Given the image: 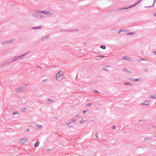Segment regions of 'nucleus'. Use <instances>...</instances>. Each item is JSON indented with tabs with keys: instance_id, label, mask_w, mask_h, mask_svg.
<instances>
[{
	"instance_id": "48",
	"label": "nucleus",
	"mask_w": 156,
	"mask_h": 156,
	"mask_svg": "<svg viewBox=\"0 0 156 156\" xmlns=\"http://www.w3.org/2000/svg\"><path fill=\"white\" fill-rule=\"evenodd\" d=\"M153 53L155 55H156V51H153Z\"/></svg>"
},
{
	"instance_id": "16",
	"label": "nucleus",
	"mask_w": 156,
	"mask_h": 156,
	"mask_svg": "<svg viewBox=\"0 0 156 156\" xmlns=\"http://www.w3.org/2000/svg\"><path fill=\"white\" fill-rule=\"evenodd\" d=\"M128 8L127 7L126 8H119L117 9V10H116V11H119L120 10H122L124 9H127Z\"/></svg>"
},
{
	"instance_id": "24",
	"label": "nucleus",
	"mask_w": 156,
	"mask_h": 156,
	"mask_svg": "<svg viewBox=\"0 0 156 156\" xmlns=\"http://www.w3.org/2000/svg\"><path fill=\"white\" fill-rule=\"evenodd\" d=\"M78 30L77 29L73 30H68L67 31L68 32H76Z\"/></svg>"
},
{
	"instance_id": "12",
	"label": "nucleus",
	"mask_w": 156,
	"mask_h": 156,
	"mask_svg": "<svg viewBox=\"0 0 156 156\" xmlns=\"http://www.w3.org/2000/svg\"><path fill=\"white\" fill-rule=\"evenodd\" d=\"M151 98L152 99L156 98V94L149 95L148 96V98Z\"/></svg>"
},
{
	"instance_id": "25",
	"label": "nucleus",
	"mask_w": 156,
	"mask_h": 156,
	"mask_svg": "<svg viewBox=\"0 0 156 156\" xmlns=\"http://www.w3.org/2000/svg\"><path fill=\"white\" fill-rule=\"evenodd\" d=\"M11 62V61H9V62H5L3 64H2V66H3V65H5L7 64H8L10 62Z\"/></svg>"
},
{
	"instance_id": "37",
	"label": "nucleus",
	"mask_w": 156,
	"mask_h": 156,
	"mask_svg": "<svg viewBox=\"0 0 156 156\" xmlns=\"http://www.w3.org/2000/svg\"><path fill=\"white\" fill-rule=\"evenodd\" d=\"M95 136L96 138L98 139V135L97 133H96L95 134Z\"/></svg>"
},
{
	"instance_id": "13",
	"label": "nucleus",
	"mask_w": 156,
	"mask_h": 156,
	"mask_svg": "<svg viewBox=\"0 0 156 156\" xmlns=\"http://www.w3.org/2000/svg\"><path fill=\"white\" fill-rule=\"evenodd\" d=\"M110 68L109 66H106L105 67V68H103L102 69L104 70L108 71L109 70V68Z\"/></svg>"
},
{
	"instance_id": "36",
	"label": "nucleus",
	"mask_w": 156,
	"mask_h": 156,
	"mask_svg": "<svg viewBox=\"0 0 156 156\" xmlns=\"http://www.w3.org/2000/svg\"><path fill=\"white\" fill-rule=\"evenodd\" d=\"M96 57H99V58H102V57H104L105 56L104 55H99V56H97Z\"/></svg>"
},
{
	"instance_id": "28",
	"label": "nucleus",
	"mask_w": 156,
	"mask_h": 156,
	"mask_svg": "<svg viewBox=\"0 0 156 156\" xmlns=\"http://www.w3.org/2000/svg\"><path fill=\"white\" fill-rule=\"evenodd\" d=\"M156 1V0H154V2L153 3V5H151V7H154V6L155 5V3Z\"/></svg>"
},
{
	"instance_id": "4",
	"label": "nucleus",
	"mask_w": 156,
	"mask_h": 156,
	"mask_svg": "<svg viewBox=\"0 0 156 156\" xmlns=\"http://www.w3.org/2000/svg\"><path fill=\"white\" fill-rule=\"evenodd\" d=\"M50 36L47 35L41 37V41H44L48 40L50 38Z\"/></svg>"
},
{
	"instance_id": "31",
	"label": "nucleus",
	"mask_w": 156,
	"mask_h": 156,
	"mask_svg": "<svg viewBox=\"0 0 156 156\" xmlns=\"http://www.w3.org/2000/svg\"><path fill=\"white\" fill-rule=\"evenodd\" d=\"M30 53V51H28L23 54H22V55H23V57L25 56L26 55Z\"/></svg>"
},
{
	"instance_id": "29",
	"label": "nucleus",
	"mask_w": 156,
	"mask_h": 156,
	"mask_svg": "<svg viewBox=\"0 0 156 156\" xmlns=\"http://www.w3.org/2000/svg\"><path fill=\"white\" fill-rule=\"evenodd\" d=\"M136 5L135 4H134L133 5H132V6H129V7H127L128 9H129V8H131L133 7H134V6H135Z\"/></svg>"
},
{
	"instance_id": "38",
	"label": "nucleus",
	"mask_w": 156,
	"mask_h": 156,
	"mask_svg": "<svg viewBox=\"0 0 156 156\" xmlns=\"http://www.w3.org/2000/svg\"><path fill=\"white\" fill-rule=\"evenodd\" d=\"M18 112L16 111V112H13L12 113V114L13 115H15V114H18Z\"/></svg>"
},
{
	"instance_id": "32",
	"label": "nucleus",
	"mask_w": 156,
	"mask_h": 156,
	"mask_svg": "<svg viewBox=\"0 0 156 156\" xmlns=\"http://www.w3.org/2000/svg\"><path fill=\"white\" fill-rule=\"evenodd\" d=\"M91 105V104L90 103H87L86 105V107H90Z\"/></svg>"
},
{
	"instance_id": "42",
	"label": "nucleus",
	"mask_w": 156,
	"mask_h": 156,
	"mask_svg": "<svg viewBox=\"0 0 156 156\" xmlns=\"http://www.w3.org/2000/svg\"><path fill=\"white\" fill-rule=\"evenodd\" d=\"M116 128V126H112V128L113 129H115V128Z\"/></svg>"
},
{
	"instance_id": "3",
	"label": "nucleus",
	"mask_w": 156,
	"mask_h": 156,
	"mask_svg": "<svg viewBox=\"0 0 156 156\" xmlns=\"http://www.w3.org/2000/svg\"><path fill=\"white\" fill-rule=\"evenodd\" d=\"M63 74L62 71H59L56 75L55 79L58 81L62 80L63 77Z\"/></svg>"
},
{
	"instance_id": "19",
	"label": "nucleus",
	"mask_w": 156,
	"mask_h": 156,
	"mask_svg": "<svg viewBox=\"0 0 156 156\" xmlns=\"http://www.w3.org/2000/svg\"><path fill=\"white\" fill-rule=\"evenodd\" d=\"M54 102V100H53L52 99H50L48 100V101L47 102V103H49L51 102L53 103V102Z\"/></svg>"
},
{
	"instance_id": "5",
	"label": "nucleus",
	"mask_w": 156,
	"mask_h": 156,
	"mask_svg": "<svg viewBox=\"0 0 156 156\" xmlns=\"http://www.w3.org/2000/svg\"><path fill=\"white\" fill-rule=\"evenodd\" d=\"M23 55H21L15 57L11 61V62H14L17 61L19 59L23 57Z\"/></svg>"
},
{
	"instance_id": "11",
	"label": "nucleus",
	"mask_w": 156,
	"mask_h": 156,
	"mask_svg": "<svg viewBox=\"0 0 156 156\" xmlns=\"http://www.w3.org/2000/svg\"><path fill=\"white\" fill-rule=\"evenodd\" d=\"M35 127L36 129H41L42 128V126L37 124H35Z\"/></svg>"
},
{
	"instance_id": "27",
	"label": "nucleus",
	"mask_w": 156,
	"mask_h": 156,
	"mask_svg": "<svg viewBox=\"0 0 156 156\" xmlns=\"http://www.w3.org/2000/svg\"><path fill=\"white\" fill-rule=\"evenodd\" d=\"M143 70L145 72H147L148 71V70L146 68H144L143 69Z\"/></svg>"
},
{
	"instance_id": "20",
	"label": "nucleus",
	"mask_w": 156,
	"mask_h": 156,
	"mask_svg": "<svg viewBox=\"0 0 156 156\" xmlns=\"http://www.w3.org/2000/svg\"><path fill=\"white\" fill-rule=\"evenodd\" d=\"M123 71H124L126 72L129 73H132L131 71H129L126 68H124L123 69Z\"/></svg>"
},
{
	"instance_id": "30",
	"label": "nucleus",
	"mask_w": 156,
	"mask_h": 156,
	"mask_svg": "<svg viewBox=\"0 0 156 156\" xmlns=\"http://www.w3.org/2000/svg\"><path fill=\"white\" fill-rule=\"evenodd\" d=\"M100 48L103 49H105L106 48V47L104 45L101 46Z\"/></svg>"
},
{
	"instance_id": "6",
	"label": "nucleus",
	"mask_w": 156,
	"mask_h": 156,
	"mask_svg": "<svg viewBox=\"0 0 156 156\" xmlns=\"http://www.w3.org/2000/svg\"><path fill=\"white\" fill-rule=\"evenodd\" d=\"M150 104V102L149 100H146L143 102V103H141L140 105H143L144 106H149Z\"/></svg>"
},
{
	"instance_id": "55",
	"label": "nucleus",
	"mask_w": 156,
	"mask_h": 156,
	"mask_svg": "<svg viewBox=\"0 0 156 156\" xmlns=\"http://www.w3.org/2000/svg\"><path fill=\"white\" fill-rule=\"evenodd\" d=\"M138 4V3L137 2L136 3H135V4L136 5H137Z\"/></svg>"
},
{
	"instance_id": "15",
	"label": "nucleus",
	"mask_w": 156,
	"mask_h": 156,
	"mask_svg": "<svg viewBox=\"0 0 156 156\" xmlns=\"http://www.w3.org/2000/svg\"><path fill=\"white\" fill-rule=\"evenodd\" d=\"M40 144V142L39 140H37L36 142V143L34 145L35 147H37Z\"/></svg>"
},
{
	"instance_id": "39",
	"label": "nucleus",
	"mask_w": 156,
	"mask_h": 156,
	"mask_svg": "<svg viewBox=\"0 0 156 156\" xmlns=\"http://www.w3.org/2000/svg\"><path fill=\"white\" fill-rule=\"evenodd\" d=\"M71 120H72V121L73 122H75L76 120V119H71Z\"/></svg>"
},
{
	"instance_id": "43",
	"label": "nucleus",
	"mask_w": 156,
	"mask_h": 156,
	"mask_svg": "<svg viewBox=\"0 0 156 156\" xmlns=\"http://www.w3.org/2000/svg\"><path fill=\"white\" fill-rule=\"evenodd\" d=\"M121 31H122V30H119L118 31V33L120 34L121 33Z\"/></svg>"
},
{
	"instance_id": "21",
	"label": "nucleus",
	"mask_w": 156,
	"mask_h": 156,
	"mask_svg": "<svg viewBox=\"0 0 156 156\" xmlns=\"http://www.w3.org/2000/svg\"><path fill=\"white\" fill-rule=\"evenodd\" d=\"M145 60H146V59H145L143 58H141L140 59H137V61L138 62H140V61H145Z\"/></svg>"
},
{
	"instance_id": "45",
	"label": "nucleus",
	"mask_w": 156,
	"mask_h": 156,
	"mask_svg": "<svg viewBox=\"0 0 156 156\" xmlns=\"http://www.w3.org/2000/svg\"><path fill=\"white\" fill-rule=\"evenodd\" d=\"M47 81V79H44L42 80V81L43 82H45Z\"/></svg>"
},
{
	"instance_id": "54",
	"label": "nucleus",
	"mask_w": 156,
	"mask_h": 156,
	"mask_svg": "<svg viewBox=\"0 0 156 156\" xmlns=\"http://www.w3.org/2000/svg\"><path fill=\"white\" fill-rule=\"evenodd\" d=\"M80 116L78 115H76V117H77V118H79V117H80Z\"/></svg>"
},
{
	"instance_id": "17",
	"label": "nucleus",
	"mask_w": 156,
	"mask_h": 156,
	"mask_svg": "<svg viewBox=\"0 0 156 156\" xmlns=\"http://www.w3.org/2000/svg\"><path fill=\"white\" fill-rule=\"evenodd\" d=\"M42 28V26H40L38 27H33L31 28L32 29H41Z\"/></svg>"
},
{
	"instance_id": "46",
	"label": "nucleus",
	"mask_w": 156,
	"mask_h": 156,
	"mask_svg": "<svg viewBox=\"0 0 156 156\" xmlns=\"http://www.w3.org/2000/svg\"><path fill=\"white\" fill-rule=\"evenodd\" d=\"M146 128L147 129H149L150 128V126H147Z\"/></svg>"
},
{
	"instance_id": "53",
	"label": "nucleus",
	"mask_w": 156,
	"mask_h": 156,
	"mask_svg": "<svg viewBox=\"0 0 156 156\" xmlns=\"http://www.w3.org/2000/svg\"><path fill=\"white\" fill-rule=\"evenodd\" d=\"M153 16H156V13H154V14H153Z\"/></svg>"
},
{
	"instance_id": "35",
	"label": "nucleus",
	"mask_w": 156,
	"mask_h": 156,
	"mask_svg": "<svg viewBox=\"0 0 156 156\" xmlns=\"http://www.w3.org/2000/svg\"><path fill=\"white\" fill-rule=\"evenodd\" d=\"M93 91L94 92V93H99V92L97 90H93Z\"/></svg>"
},
{
	"instance_id": "7",
	"label": "nucleus",
	"mask_w": 156,
	"mask_h": 156,
	"mask_svg": "<svg viewBox=\"0 0 156 156\" xmlns=\"http://www.w3.org/2000/svg\"><path fill=\"white\" fill-rule=\"evenodd\" d=\"M19 141L21 143V144H24L25 143H28V140L27 139H22Z\"/></svg>"
},
{
	"instance_id": "9",
	"label": "nucleus",
	"mask_w": 156,
	"mask_h": 156,
	"mask_svg": "<svg viewBox=\"0 0 156 156\" xmlns=\"http://www.w3.org/2000/svg\"><path fill=\"white\" fill-rule=\"evenodd\" d=\"M129 80L131 81L134 82H138L139 81V79L138 78H129Z\"/></svg>"
},
{
	"instance_id": "49",
	"label": "nucleus",
	"mask_w": 156,
	"mask_h": 156,
	"mask_svg": "<svg viewBox=\"0 0 156 156\" xmlns=\"http://www.w3.org/2000/svg\"><path fill=\"white\" fill-rule=\"evenodd\" d=\"M69 122H70V123H72L73 122L71 120H70L69 121Z\"/></svg>"
},
{
	"instance_id": "41",
	"label": "nucleus",
	"mask_w": 156,
	"mask_h": 156,
	"mask_svg": "<svg viewBox=\"0 0 156 156\" xmlns=\"http://www.w3.org/2000/svg\"><path fill=\"white\" fill-rule=\"evenodd\" d=\"M150 6H144V8H151V7H150Z\"/></svg>"
},
{
	"instance_id": "23",
	"label": "nucleus",
	"mask_w": 156,
	"mask_h": 156,
	"mask_svg": "<svg viewBox=\"0 0 156 156\" xmlns=\"http://www.w3.org/2000/svg\"><path fill=\"white\" fill-rule=\"evenodd\" d=\"M127 86H131L132 85V84L131 83H130L128 82H125L124 83Z\"/></svg>"
},
{
	"instance_id": "57",
	"label": "nucleus",
	"mask_w": 156,
	"mask_h": 156,
	"mask_svg": "<svg viewBox=\"0 0 156 156\" xmlns=\"http://www.w3.org/2000/svg\"><path fill=\"white\" fill-rule=\"evenodd\" d=\"M84 44H86V42H84Z\"/></svg>"
},
{
	"instance_id": "10",
	"label": "nucleus",
	"mask_w": 156,
	"mask_h": 156,
	"mask_svg": "<svg viewBox=\"0 0 156 156\" xmlns=\"http://www.w3.org/2000/svg\"><path fill=\"white\" fill-rule=\"evenodd\" d=\"M122 59H125L128 61H131L132 60L131 59V58L130 57H125L124 56H123L122 57Z\"/></svg>"
},
{
	"instance_id": "14",
	"label": "nucleus",
	"mask_w": 156,
	"mask_h": 156,
	"mask_svg": "<svg viewBox=\"0 0 156 156\" xmlns=\"http://www.w3.org/2000/svg\"><path fill=\"white\" fill-rule=\"evenodd\" d=\"M14 41V40L13 39H11L9 41H6L7 44H10Z\"/></svg>"
},
{
	"instance_id": "1",
	"label": "nucleus",
	"mask_w": 156,
	"mask_h": 156,
	"mask_svg": "<svg viewBox=\"0 0 156 156\" xmlns=\"http://www.w3.org/2000/svg\"><path fill=\"white\" fill-rule=\"evenodd\" d=\"M35 12L37 13H43L45 15L50 16L54 14L53 12L51 10H45L44 11L40 10V9H36L35 10Z\"/></svg>"
},
{
	"instance_id": "47",
	"label": "nucleus",
	"mask_w": 156,
	"mask_h": 156,
	"mask_svg": "<svg viewBox=\"0 0 156 156\" xmlns=\"http://www.w3.org/2000/svg\"><path fill=\"white\" fill-rule=\"evenodd\" d=\"M51 151V149H48L47 150V151L48 152H49V151Z\"/></svg>"
},
{
	"instance_id": "56",
	"label": "nucleus",
	"mask_w": 156,
	"mask_h": 156,
	"mask_svg": "<svg viewBox=\"0 0 156 156\" xmlns=\"http://www.w3.org/2000/svg\"><path fill=\"white\" fill-rule=\"evenodd\" d=\"M155 126H153V128H155Z\"/></svg>"
},
{
	"instance_id": "8",
	"label": "nucleus",
	"mask_w": 156,
	"mask_h": 156,
	"mask_svg": "<svg viewBox=\"0 0 156 156\" xmlns=\"http://www.w3.org/2000/svg\"><path fill=\"white\" fill-rule=\"evenodd\" d=\"M25 89L23 87H21L19 88H17L15 89V90L16 91H23Z\"/></svg>"
},
{
	"instance_id": "2",
	"label": "nucleus",
	"mask_w": 156,
	"mask_h": 156,
	"mask_svg": "<svg viewBox=\"0 0 156 156\" xmlns=\"http://www.w3.org/2000/svg\"><path fill=\"white\" fill-rule=\"evenodd\" d=\"M32 16L35 18L45 19L47 18L46 15L43 14H39V13H34L32 14Z\"/></svg>"
},
{
	"instance_id": "22",
	"label": "nucleus",
	"mask_w": 156,
	"mask_h": 156,
	"mask_svg": "<svg viewBox=\"0 0 156 156\" xmlns=\"http://www.w3.org/2000/svg\"><path fill=\"white\" fill-rule=\"evenodd\" d=\"M2 45H7V42L6 41H3L2 42Z\"/></svg>"
},
{
	"instance_id": "34",
	"label": "nucleus",
	"mask_w": 156,
	"mask_h": 156,
	"mask_svg": "<svg viewBox=\"0 0 156 156\" xmlns=\"http://www.w3.org/2000/svg\"><path fill=\"white\" fill-rule=\"evenodd\" d=\"M85 121L83 119H81L80 121V123H82L85 122Z\"/></svg>"
},
{
	"instance_id": "33",
	"label": "nucleus",
	"mask_w": 156,
	"mask_h": 156,
	"mask_svg": "<svg viewBox=\"0 0 156 156\" xmlns=\"http://www.w3.org/2000/svg\"><path fill=\"white\" fill-rule=\"evenodd\" d=\"M30 130V129L29 128H27L25 130V132L27 133H28V132H29Z\"/></svg>"
},
{
	"instance_id": "52",
	"label": "nucleus",
	"mask_w": 156,
	"mask_h": 156,
	"mask_svg": "<svg viewBox=\"0 0 156 156\" xmlns=\"http://www.w3.org/2000/svg\"><path fill=\"white\" fill-rule=\"evenodd\" d=\"M86 111H83V114L85 113H86Z\"/></svg>"
},
{
	"instance_id": "18",
	"label": "nucleus",
	"mask_w": 156,
	"mask_h": 156,
	"mask_svg": "<svg viewBox=\"0 0 156 156\" xmlns=\"http://www.w3.org/2000/svg\"><path fill=\"white\" fill-rule=\"evenodd\" d=\"M66 125L69 127H72L73 125V124L72 123L69 122H67L66 123Z\"/></svg>"
},
{
	"instance_id": "44",
	"label": "nucleus",
	"mask_w": 156,
	"mask_h": 156,
	"mask_svg": "<svg viewBox=\"0 0 156 156\" xmlns=\"http://www.w3.org/2000/svg\"><path fill=\"white\" fill-rule=\"evenodd\" d=\"M22 110L23 111H25L26 110V108H23V109H22Z\"/></svg>"
},
{
	"instance_id": "50",
	"label": "nucleus",
	"mask_w": 156,
	"mask_h": 156,
	"mask_svg": "<svg viewBox=\"0 0 156 156\" xmlns=\"http://www.w3.org/2000/svg\"><path fill=\"white\" fill-rule=\"evenodd\" d=\"M141 1V0H139L137 2H138V3H139Z\"/></svg>"
},
{
	"instance_id": "40",
	"label": "nucleus",
	"mask_w": 156,
	"mask_h": 156,
	"mask_svg": "<svg viewBox=\"0 0 156 156\" xmlns=\"http://www.w3.org/2000/svg\"><path fill=\"white\" fill-rule=\"evenodd\" d=\"M149 137H146V138H145L144 140H145V141H147V140H149Z\"/></svg>"
},
{
	"instance_id": "26",
	"label": "nucleus",
	"mask_w": 156,
	"mask_h": 156,
	"mask_svg": "<svg viewBox=\"0 0 156 156\" xmlns=\"http://www.w3.org/2000/svg\"><path fill=\"white\" fill-rule=\"evenodd\" d=\"M134 34V33H133V32H129V33H126V34L127 35H130Z\"/></svg>"
},
{
	"instance_id": "51",
	"label": "nucleus",
	"mask_w": 156,
	"mask_h": 156,
	"mask_svg": "<svg viewBox=\"0 0 156 156\" xmlns=\"http://www.w3.org/2000/svg\"><path fill=\"white\" fill-rule=\"evenodd\" d=\"M139 122H143V120H139Z\"/></svg>"
}]
</instances>
